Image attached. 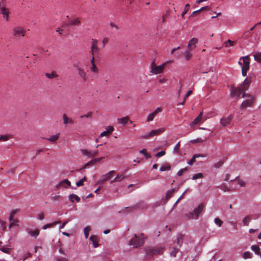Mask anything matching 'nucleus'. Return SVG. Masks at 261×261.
Returning <instances> with one entry per match:
<instances>
[{
  "instance_id": "18",
  "label": "nucleus",
  "mask_w": 261,
  "mask_h": 261,
  "mask_svg": "<svg viewBox=\"0 0 261 261\" xmlns=\"http://www.w3.org/2000/svg\"><path fill=\"white\" fill-rule=\"evenodd\" d=\"M243 92L239 87L238 88H232L231 94L232 96L239 97Z\"/></svg>"
},
{
  "instance_id": "58",
  "label": "nucleus",
  "mask_w": 261,
  "mask_h": 261,
  "mask_svg": "<svg viewBox=\"0 0 261 261\" xmlns=\"http://www.w3.org/2000/svg\"><path fill=\"white\" fill-rule=\"evenodd\" d=\"M166 153V152L165 151H160L158 153H157L155 155V156L157 157V158H160V157H161L163 155H164Z\"/></svg>"
},
{
  "instance_id": "29",
  "label": "nucleus",
  "mask_w": 261,
  "mask_h": 261,
  "mask_svg": "<svg viewBox=\"0 0 261 261\" xmlns=\"http://www.w3.org/2000/svg\"><path fill=\"white\" fill-rule=\"evenodd\" d=\"M125 178L124 175L123 174L118 175L114 179L111 181V183L112 184L115 182H119Z\"/></svg>"
},
{
  "instance_id": "5",
  "label": "nucleus",
  "mask_w": 261,
  "mask_h": 261,
  "mask_svg": "<svg viewBox=\"0 0 261 261\" xmlns=\"http://www.w3.org/2000/svg\"><path fill=\"white\" fill-rule=\"evenodd\" d=\"M246 97H248L249 98L244 100L241 105V108L242 109L246 108L248 107L251 106L254 100V98L252 96L250 95L249 94H246L245 93H243L242 94V97L245 98Z\"/></svg>"
},
{
  "instance_id": "34",
  "label": "nucleus",
  "mask_w": 261,
  "mask_h": 261,
  "mask_svg": "<svg viewBox=\"0 0 261 261\" xmlns=\"http://www.w3.org/2000/svg\"><path fill=\"white\" fill-rule=\"evenodd\" d=\"M90 240L93 242L94 247L96 248L98 246V243L97 242V238L95 236H91L90 237Z\"/></svg>"
},
{
  "instance_id": "14",
  "label": "nucleus",
  "mask_w": 261,
  "mask_h": 261,
  "mask_svg": "<svg viewBox=\"0 0 261 261\" xmlns=\"http://www.w3.org/2000/svg\"><path fill=\"white\" fill-rule=\"evenodd\" d=\"M81 151L83 155H86L90 158H93L96 156L98 152V150L89 151L85 149H82Z\"/></svg>"
},
{
  "instance_id": "16",
  "label": "nucleus",
  "mask_w": 261,
  "mask_h": 261,
  "mask_svg": "<svg viewBox=\"0 0 261 261\" xmlns=\"http://www.w3.org/2000/svg\"><path fill=\"white\" fill-rule=\"evenodd\" d=\"M233 117L231 115L227 116L221 118L220 120V123L221 125L223 126H227L232 121Z\"/></svg>"
},
{
  "instance_id": "64",
  "label": "nucleus",
  "mask_w": 261,
  "mask_h": 261,
  "mask_svg": "<svg viewBox=\"0 0 261 261\" xmlns=\"http://www.w3.org/2000/svg\"><path fill=\"white\" fill-rule=\"evenodd\" d=\"M192 90H189L186 94V95H185L184 98H185V99H186L192 93Z\"/></svg>"
},
{
  "instance_id": "57",
  "label": "nucleus",
  "mask_w": 261,
  "mask_h": 261,
  "mask_svg": "<svg viewBox=\"0 0 261 261\" xmlns=\"http://www.w3.org/2000/svg\"><path fill=\"white\" fill-rule=\"evenodd\" d=\"M223 161H219L215 164L214 167L216 168H219L223 164Z\"/></svg>"
},
{
  "instance_id": "15",
  "label": "nucleus",
  "mask_w": 261,
  "mask_h": 261,
  "mask_svg": "<svg viewBox=\"0 0 261 261\" xmlns=\"http://www.w3.org/2000/svg\"><path fill=\"white\" fill-rule=\"evenodd\" d=\"M70 181L68 179H66L61 181L59 184H58L56 185V188L57 189H59L61 188H67L68 187L70 186Z\"/></svg>"
},
{
  "instance_id": "54",
  "label": "nucleus",
  "mask_w": 261,
  "mask_h": 261,
  "mask_svg": "<svg viewBox=\"0 0 261 261\" xmlns=\"http://www.w3.org/2000/svg\"><path fill=\"white\" fill-rule=\"evenodd\" d=\"M179 250L177 248H174L173 250L170 252V255L173 257H175L177 253Z\"/></svg>"
},
{
  "instance_id": "8",
  "label": "nucleus",
  "mask_w": 261,
  "mask_h": 261,
  "mask_svg": "<svg viewBox=\"0 0 261 261\" xmlns=\"http://www.w3.org/2000/svg\"><path fill=\"white\" fill-rule=\"evenodd\" d=\"M97 43L98 41L96 39H92L91 47L90 53L93 56H96L99 52L100 49L97 45Z\"/></svg>"
},
{
  "instance_id": "6",
  "label": "nucleus",
  "mask_w": 261,
  "mask_h": 261,
  "mask_svg": "<svg viewBox=\"0 0 261 261\" xmlns=\"http://www.w3.org/2000/svg\"><path fill=\"white\" fill-rule=\"evenodd\" d=\"M166 64L165 63L162 65L156 66L155 63L152 62L151 64L150 72L154 74H158L162 73L165 68Z\"/></svg>"
},
{
  "instance_id": "2",
  "label": "nucleus",
  "mask_w": 261,
  "mask_h": 261,
  "mask_svg": "<svg viewBox=\"0 0 261 261\" xmlns=\"http://www.w3.org/2000/svg\"><path fill=\"white\" fill-rule=\"evenodd\" d=\"M164 249V248L162 247H147L145 248V251L147 255L153 256L158 254H162Z\"/></svg>"
},
{
  "instance_id": "3",
  "label": "nucleus",
  "mask_w": 261,
  "mask_h": 261,
  "mask_svg": "<svg viewBox=\"0 0 261 261\" xmlns=\"http://www.w3.org/2000/svg\"><path fill=\"white\" fill-rule=\"evenodd\" d=\"M203 204H200L198 207L195 208L193 212L189 213L187 214V217L189 219H198L200 214L203 211Z\"/></svg>"
},
{
  "instance_id": "53",
  "label": "nucleus",
  "mask_w": 261,
  "mask_h": 261,
  "mask_svg": "<svg viewBox=\"0 0 261 261\" xmlns=\"http://www.w3.org/2000/svg\"><path fill=\"white\" fill-rule=\"evenodd\" d=\"M251 36V33L250 32V31H246V32H245L244 33V34L243 35L242 37L245 39H248L250 36Z\"/></svg>"
},
{
  "instance_id": "46",
  "label": "nucleus",
  "mask_w": 261,
  "mask_h": 261,
  "mask_svg": "<svg viewBox=\"0 0 261 261\" xmlns=\"http://www.w3.org/2000/svg\"><path fill=\"white\" fill-rule=\"evenodd\" d=\"M252 257V254L249 251H246L243 253V258L245 259L251 258Z\"/></svg>"
},
{
  "instance_id": "10",
  "label": "nucleus",
  "mask_w": 261,
  "mask_h": 261,
  "mask_svg": "<svg viewBox=\"0 0 261 261\" xmlns=\"http://www.w3.org/2000/svg\"><path fill=\"white\" fill-rule=\"evenodd\" d=\"M73 66L76 68V70L77 71L78 75L82 79L83 81H87L88 80V77L85 70L76 64H74Z\"/></svg>"
},
{
  "instance_id": "25",
  "label": "nucleus",
  "mask_w": 261,
  "mask_h": 261,
  "mask_svg": "<svg viewBox=\"0 0 261 261\" xmlns=\"http://www.w3.org/2000/svg\"><path fill=\"white\" fill-rule=\"evenodd\" d=\"M45 76L49 79H54L58 77L59 75L55 71H53L51 73H45Z\"/></svg>"
},
{
  "instance_id": "55",
  "label": "nucleus",
  "mask_w": 261,
  "mask_h": 261,
  "mask_svg": "<svg viewBox=\"0 0 261 261\" xmlns=\"http://www.w3.org/2000/svg\"><path fill=\"white\" fill-rule=\"evenodd\" d=\"M187 169H187V167H185V168H183V169H181L179 170L178 171V172H177V175H178V176H180L182 175V174H183L184 172L185 171H186L187 170Z\"/></svg>"
},
{
  "instance_id": "27",
  "label": "nucleus",
  "mask_w": 261,
  "mask_h": 261,
  "mask_svg": "<svg viewBox=\"0 0 261 261\" xmlns=\"http://www.w3.org/2000/svg\"><path fill=\"white\" fill-rule=\"evenodd\" d=\"M192 51V50H189L188 49H187L185 51V52L184 53V56H185V58L186 60L189 61L191 59V58L192 57V54L191 53Z\"/></svg>"
},
{
  "instance_id": "44",
  "label": "nucleus",
  "mask_w": 261,
  "mask_h": 261,
  "mask_svg": "<svg viewBox=\"0 0 261 261\" xmlns=\"http://www.w3.org/2000/svg\"><path fill=\"white\" fill-rule=\"evenodd\" d=\"M91 229L89 226H86L85 227L84 229V234L86 238H88L89 237V232L90 231Z\"/></svg>"
},
{
  "instance_id": "37",
  "label": "nucleus",
  "mask_w": 261,
  "mask_h": 261,
  "mask_svg": "<svg viewBox=\"0 0 261 261\" xmlns=\"http://www.w3.org/2000/svg\"><path fill=\"white\" fill-rule=\"evenodd\" d=\"M175 191V189H173L170 190H169L166 195V200H168L169 199H170L172 196L173 194L174 193Z\"/></svg>"
},
{
  "instance_id": "48",
  "label": "nucleus",
  "mask_w": 261,
  "mask_h": 261,
  "mask_svg": "<svg viewBox=\"0 0 261 261\" xmlns=\"http://www.w3.org/2000/svg\"><path fill=\"white\" fill-rule=\"evenodd\" d=\"M203 176V174L202 173H198L194 174L192 177L193 180H196L198 178H202Z\"/></svg>"
},
{
  "instance_id": "19",
  "label": "nucleus",
  "mask_w": 261,
  "mask_h": 261,
  "mask_svg": "<svg viewBox=\"0 0 261 261\" xmlns=\"http://www.w3.org/2000/svg\"><path fill=\"white\" fill-rule=\"evenodd\" d=\"M162 111V109L160 108H158L156 110L153 112L152 113L150 114L147 119V121L150 122L153 120L154 117L157 115L158 113L161 112Z\"/></svg>"
},
{
  "instance_id": "50",
  "label": "nucleus",
  "mask_w": 261,
  "mask_h": 261,
  "mask_svg": "<svg viewBox=\"0 0 261 261\" xmlns=\"http://www.w3.org/2000/svg\"><path fill=\"white\" fill-rule=\"evenodd\" d=\"M92 115V112H89L86 115H83L80 116L81 118H91Z\"/></svg>"
},
{
  "instance_id": "62",
  "label": "nucleus",
  "mask_w": 261,
  "mask_h": 261,
  "mask_svg": "<svg viewBox=\"0 0 261 261\" xmlns=\"http://www.w3.org/2000/svg\"><path fill=\"white\" fill-rule=\"evenodd\" d=\"M19 211V209H15V210H13L11 211V215H12V216H14V215H15L16 214H17L18 212Z\"/></svg>"
},
{
  "instance_id": "33",
  "label": "nucleus",
  "mask_w": 261,
  "mask_h": 261,
  "mask_svg": "<svg viewBox=\"0 0 261 261\" xmlns=\"http://www.w3.org/2000/svg\"><path fill=\"white\" fill-rule=\"evenodd\" d=\"M251 249L255 253V254L261 255V252H260V249L258 246L252 245L251 246Z\"/></svg>"
},
{
  "instance_id": "21",
  "label": "nucleus",
  "mask_w": 261,
  "mask_h": 261,
  "mask_svg": "<svg viewBox=\"0 0 261 261\" xmlns=\"http://www.w3.org/2000/svg\"><path fill=\"white\" fill-rule=\"evenodd\" d=\"M60 133H57L56 135H51L50 137L48 138H45L44 139L53 143H56V142L58 140L59 137H60Z\"/></svg>"
},
{
  "instance_id": "17",
  "label": "nucleus",
  "mask_w": 261,
  "mask_h": 261,
  "mask_svg": "<svg viewBox=\"0 0 261 261\" xmlns=\"http://www.w3.org/2000/svg\"><path fill=\"white\" fill-rule=\"evenodd\" d=\"M198 39L193 38L190 40L187 46V49L193 50L196 47V44L198 43Z\"/></svg>"
},
{
  "instance_id": "7",
  "label": "nucleus",
  "mask_w": 261,
  "mask_h": 261,
  "mask_svg": "<svg viewBox=\"0 0 261 261\" xmlns=\"http://www.w3.org/2000/svg\"><path fill=\"white\" fill-rule=\"evenodd\" d=\"M144 241L143 238L140 239L135 234L134 237L129 241V245L138 248L143 244Z\"/></svg>"
},
{
  "instance_id": "24",
  "label": "nucleus",
  "mask_w": 261,
  "mask_h": 261,
  "mask_svg": "<svg viewBox=\"0 0 261 261\" xmlns=\"http://www.w3.org/2000/svg\"><path fill=\"white\" fill-rule=\"evenodd\" d=\"M206 156V155L205 154H194L192 158L191 159L190 161H189L188 162V164L189 165H193L195 162V159L196 158H199V157H202V158H204Z\"/></svg>"
},
{
  "instance_id": "9",
  "label": "nucleus",
  "mask_w": 261,
  "mask_h": 261,
  "mask_svg": "<svg viewBox=\"0 0 261 261\" xmlns=\"http://www.w3.org/2000/svg\"><path fill=\"white\" fill-rule=\"evenodd\" d=\"M4 2V0H0V11L3 17L8 21L9 20V11L8 9L5 7Z\"/></svg>"
},
{
  "instance_id": "12",
  "label": "nucleus",
  "mask_w": 261,
  "mask_h": 261,
  "mask_svg": "<svg viewBox=\"0 0 261 261\" xmlns=\"http://www.w3.org/2000/svg\"><path fill=\"white\" fill-rule=\"evenodd\" d=\"M114 173L115 171L112 170L107 173V174H106L105 175H102L101 177V179L97 181V184H102L106 180H109L110 179H111V178L113 176V174Z\"/></svg>"
},
{
  "instance_id": "20",
  "label": "nucleus",
  "mask_w": 261,
  "mask_h": 261,
  "mask_svg": "<svg viewBox=\"0 0 261 261\" xmlns=\"http://www.w3.org/2000/svg\"><path fill=\"white\" fill-rule=\"evenodd\" d=\"M203 112L200 113L199 115L191 122L190 125L191 126L200 123L202 122Z\"/></svg>"
},
{
  "instance_id": "30",
  "label": "nucleus",
  "mask_w": 261,
  "mask_h": 261,
  "mask_svg": "<svg viewBox=\"0 0 261 261\" xmlns=\"http://www.w3.org/2000/svg\"><path fill=\"white\" fill-rule=\"evenodd\" d=\"M69 199L72 202H73L74 200H76L77 202L80 201V198L77 195L73 194H70L69 196Z\"/></svg>"
},
{
  "instance_id": "32",
  "label": "nucleus",
  "mask_w": 261,
  "mask_h": 261,
  "mask_svg": "<svg viewBox=\"0 0 261 261\" xmlns=\"http://www.w3.org/2000/svg\"><path fill=\"white\" fill-rule=\"evenodd\" d=\"M11 250V249L7 246H0V250L5 253L10 254Z\"/></svg>"
},
{
  "instance_id": "22",
  "label": "nucleus",
  "mask_w": 261,
  "mask_h": 261,
  "mask_svg": "<svg viewBox=\"0 0 261 261\" xmlns=\"http://www.w3.org/2000/svg\"><path fill=\"white\" fill-rule=\"evenodd\" d=\"M107 130H105L100 134V137H103L104 136H109L114 131V129L113 126H109L107 128Z\"/></svg>"
},
{
  "instance_id": "49",
  "label": "nucleus",
  "mask_w": 261,
  "mask_h": 261,
  "mask_svg": "<svg viewBox=\"0 0 261 261\" xmlns=\"http://www.w3.org/2000/svg\"><path fill=\"white\" fill-rule=\"evenodd\" d=\"M190 8V5L189 4H186L185 7V10L184 12L181 13V16L182 17H184L185 15L187 13V12L188 11L189 9Z\"/></svg>"
},
{
  "instance_id": "1",
  "label": "nucleus",
  "mask_w": 261,
  "mask_h": 261,
  "mask_svg": "<svg viewBox=\"0 0 261 261\" xmlns=\"http://www.w3.org/2000/svg\"><path fill=\"white\" fill-rule=\"evenodd\" d=\"M242 68V74L244 76H246L248 70L249 69V57L248 56L242 57L239 62Z\"/></svg>"
},
{
  "instance_id": "41",
  "label": "nucleus",
  "mask_w": 261,
  "mask_h": 261,
  "mask_svg": "<svg viewBox=\"0 0 261 261\" xmlns=\"http://www.w3.org/2000/svg\"><path fill=\"white\" fill-rule=\"evenodd\" d=\"M234 42L233 41H231L230 40H228L227 41H226L224 43V45L226 47H228L229 46H232L234 45Z\"/></svg>"
},
{
  "instance_id": "42",
  "label": "nucleus",
  "mask_w": 261,
  "mask_h": 261,
  "mask_svg": "<svg viewBox=\"0 0 261 261\" xmlns=\"http://www.w3.org/2000/svg\"><path fill=\"white\" fill-rule=\"evenodd\" d=\"M19 225V220L18 219H15L12 222L9 226V227L10 228L14 226H18Z\"/></svg>"
},
{
  "instance_id": "59",
  "label": "nucleus",
  "mask_w": 261,
  "mask_h": 261,
  "mask_svg": "<svg viewBox=\"0 0 261 261\" xmlns=\"http://www.w3.org/2000/svg\"><path fill=\"white\" fill-rule=\"evenodd\" d=\"M104 158H105V157H101L99 158H96V159H94L92 160L93 164H94L97 162H100L102 159H103Z\"/></svg>"
},
{
  "instance_id": "56",
  "label": "nucleus",
  "mask_w": 261,
  "mask_h": 261,
  "mask_svg": "<svg viewBox=\"0 0 261 261\" xmlns=\"http://www.w3.org/2000/svg\"><path fill=\"white\" fill-rule=\"evenodd\" d=\"M182 243V238L181 236L178 237L177 239V243L179 245V247L181 246V244Z\"/></svg>"
},
{
  "instance_id": "60",
  "label": "nucleus",
  "mask_w": 261,
  "mask_h": 261,
  "mask_svg": "<svg viewBox=\"0 0 261 261\" xmlns=\"http://www.w3.org/2000/svg\"><path fill=\"white\" fill-rule=\"evenodd\" d=\"M238 184L241 187H244L245 186V182L244 181H243V180H240V179H239L238 180Z\"/></svg>"
},
{
  "instance_id": "31",
  "label": "nucleus",
  "mask_w": 261,
  "mask_h": 261,
  "mask_svg": "<svg viewBox=\"0 0 261 261\" xmlns=\"http://www.w3.org/2000/svg\"><path fill=\"white\" fill-rule=\"evenodd\" d=\"M129 118L128 116L124 117L121 118H118L117 121L119 123H121L122 124H126L127 122L129 121Z\"/></svg>"
},
{
  "instance_id": "38",
  "label": "nucleus",
  "mask_w": 261,
  "mask_h": 261,
  "mask_svg": "<svg viewBox=\"0 0 261 261\" xmlns=\"http://www.w3.org/2000/svg\"><path fill=\"white\" fill-rule=\"evenodd\" d=\"M251 216H247L243 220V224L245 226H248L249 225V221L251 220Z\"/></svg>"
},
{
  "instance_id": "11",
  "label": "nucleus",
  "mask_w": 261,
  "mask_h": 261,
  "mask_svg": "<svg viewBox=\"0 0 261 261\" xmlns=\"http://www.w3.org/2000/svg\"><path fill=\"white\" fill-rule=\"evenodd\" d=\"M165 131L164 128H160L157 129L152 130L148 134L142 136V138L144 139H148L154 136L159 135Z\"/></svg>"
},
{
  "instance_id": "13",
  "label": "nucleus",
  "mask_w": 261,
  "mask_h": 261,
  "mask_svg": "<svg viewBox=\"0 0 261 261\" xmlns=\"http://www.w3.org/2000/svg\"><path fill=\"white\" fill-rule=\"evenodd\" d=\"M251 82V77H248L246 78L243 83L239 86V87L243 91H245L249 88L250 84Z\"/></svg>"
},
{
  "instance_id": "61",
  "label": "nucleus",
  "mask_w": 261,
  "mask_h": 261,
  "mask_svg": "<svg viewBox=\"0 0 261 261\" xmlns=\"http://www.w3.org/2000/svg\"><path fill=\"white\" fill-rule=\"evenodd\" d=\"M93 164H93V161H92V160H91L90 161H89V162H88V163H87L85 165V166H84V168H87V167H88V166H90V165H93Z\"/></svg>"
},
{
  "instance_id": "52",
  "label": "nucleus",
  "mask_w": 261,
  "mask_h": 261,
  "mask_svg": "<svg viewBox=\"0 0 261 261\" xmlns=\"http://www.w3.org/2000/svg\"><path fill=\"white\" fill-rule=\"evenodd\" d=\"M179 148H180V142H178L174 148V151H175L176 152V153H177V154H179Z\"/></svg>"
},
{
  "instance_id": "43",
  "label": "nucleus",
  "mask_w": 261,
  "mask_h": 261,
  "mask_svg": "<svg viewBox=\"0 0 261 261\" xmlns=\"http://www.w3.org/2000/svg\"><path fill=\"white\" fill-rule=\"evenodd\" d=\"M253 56L255 60L258 62H261V53H256Z\"/></svg>"
},
{
  "instance_id": "35",
  "label": "nucleus",
  "mask_w": 261,
  "mask_h": 261,
  "mask_svg": "<svg viewBox=\"0 0 261 261\" xmlns=\"http://www.w3.org/2000/svg\"><path fill=\"white\" fill-rule=\"evenodd\" d=\"M60 223H61L60 221H55L54 222H53L52 223H50V224H47L44 225L43 226V229H46L47 228L51 227L55 225H56L57 224H59Z\"/></svg>"
},
{
  "instance_id": "51",
  "label": "nucleus",
  "mask_w": 261,
  "mask_h": 261,
  "mask_svg": "<svg viewBox=\"0 0 261 261\" xmlns=\"http://www.w3.org/2000/svg\"><path fill=\"white\" fill-rule=\"evenodd\" d=\"M203 141V140H202L201 138H197L196 139L191 141V143H202Z\"/></svg>"
},
{
  "instance_id": "4",
  "label": "nucleus",
  "mask_w": 261,
  "mask_h": 261,
  "mask_svg": "<svg viewBox=\"0 0 261 261\" xmlns=\"http://www.w3.org/2000/svg\"><path fill=\"white\" fill-rule=\"evenodd\" d=\"M25 33V30L21 27H15L13 29V35L16 39H19L21 37L24 36Z\"/></svg>"
},
{
  "instance_id": "39",
  "label": "nucleus",
  "mask_w": 261,
  "mask_h": 261,
  "mask_svg": "<svg viewBox=\"0 0 261 261\" xmlns=\"http://www.w3.org/2000/svg\"><path fill=\"white\" fill-rule=\"evenodd\" d=\"M170 169H171L170 165L168 164H167L165 165L162 166L160 168V170L161 171H165L170 170Z\"/></svg>"
},
{
  "instance_id": "45",
  "label": "nucleus",
  "mask_w": 261,
  "mask_h": 261,
  "mask_svg": "<svg viewBox=\"0 0 261 261\" xmlns=\"http://www.w3.org/2000/svg\"><path fill=\"white\" fill-rule=\"evenodd\" d=\"M214 222L219 227H221L223 224V221L219 218H216L214 220Z\"/></svg>"
},
{
  "instance_id": "40",
  "label": "nucleus",
  "mask_w": 261,
  "mask_h": 261,
  "mask_svg": "<svg viewBox=\"0 0 261 261\" xmlns=\"http://www.w3.org/2000/svg\"><path fill=\"white\" fill-rule=\"evenodd\" d=\"M90 70L91 72L95 74H98L99 72V70L95 64L91 65L90 67Z\"/></svg>"
},
{
  "instance_id": "36",
  "label": "nucleus",
  "mask_w": 261,
  "mask_h": 261,
  "mask_svg": "<svg viewBox=\"0 0 261 261\" xmlns=\"http://www.w3.org/2000/svg\"><path fill=\"white\" fill-rule=\"evenodd\" d=\"M28 232L31 236L37 237L39 234V230L35 229L34 230H29Z\"/></svg>"
},
{
  "instance_id": "63",
  "label": "nucleus",
  "mask_w": 261,
  "mask_h": 261,
  "mask_svg": "<svg viewBox=\"0 0 261 261\" xmlns=\"http://www.w3.org/2000/svg\"><path fill=\"white\" fill-rule=\"evenodd\" d=\"M110 25L111 28H114L116 30L119 29V27L117 25H116L115 23H114L113 22H110Z\"/></svg>"
},
{
  "instance_id": "23",
  "label": "nucleus",
  "mask_w": 261,
  "mask_h": 261,
  "mask_svg": "<svg viewBox=\"0 0 261 261\" xmlns=\"http://www.w3.org/2000/svg\"><path fill=\"white\" fill-rule=\"evenodd\" d=\"M63 123L64 125H67L68 123L70 124H73L74 123V121L72 119L69 118L65 114H64L62 116Z\"/></svg>"
},
{
  "instance_id": "47",
  "label": "nucleus",
  "mask_w": 261,
  "mask_h": 261,
  "mask_svg": "<svg viewBox=\"0 0 261 261\" xmlns=\"http://www.w3.org/2000/svg\"><path fill=\"white\" fill-rule=\"evenodd\" d=\"M208 9H209L208 6L203 7L201 8V9H200L199 10L193 12L192 13V15H195L197 14V13H199L201 11H203L204 10H208Z\"/></svg>"
},
{
  "instance_id": "28",
  "label": "nucleus",
  "mask_w": 261,
  "mask_h": 261,
  "mask_svg": "<svg viewBox=\"0 0 261 261\" xmlns=\"http://www.w3.org/2000/svg\"><path fill=\"white\" fill-rule=\"evenodd\" d=\"M80 23H81V21L78 18L71 20L69 21V22H68L69 25H70L78 26L80 24Z\"/></svg>"
},
{
  "instance_id": "26",
  "label": "nucleus",
  "mask_w": 261,
  "mask_h": 261,
  "mask_svg": "<svg viewBox=\"0 0 261 261\" xmlns=\"http://www.w3.org/2000/svg\"><path fill=\"white\" fill-rule=\"evenodd\" d=\"M12 137L10 134H6L0 136V142H6Z\"/></svg>"
}]
</instances>
